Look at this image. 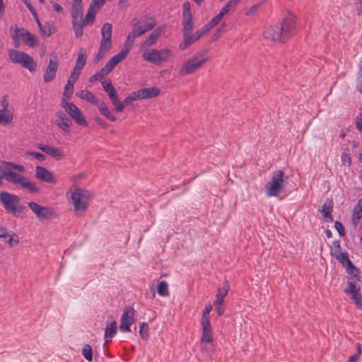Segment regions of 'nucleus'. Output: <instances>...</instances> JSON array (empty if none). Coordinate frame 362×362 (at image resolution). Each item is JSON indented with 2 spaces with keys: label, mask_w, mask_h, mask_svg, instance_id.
Here are the masks:
<instances>
[{
  "label": "nucleus",
  "mask_w": 362,
  "mask_h": 362,
  "mask_svg": "<svg viewBox=\"0 0 362 362\" xmlns=\"http://www.w3.org/2000/svg\"><path fill=\"white\" fill-rule=\"evenodd\" d=\"M8 58L13 63L21 64L30 72H34L37 68V63L33 57L25 52L16 49H9Z\"/></svg>",
  "instance_id": "obj_5"
},
{
  "label": "nucleus",
  "mask_w": 362,
  "mask_h": 362,
  "mask_svg": "<svg viewBox=\"0 0 362 362\" xmlns=\"http://www.w3.org/2000/svg\"><path fill=\"white\" fill-rule=\"evenodd\" d=\"M103 89L107 93L108 96L115 106L116 112H122L124 110V105L121 104L118 94L116 89L113 86L110 80L104 81L102 82Z\"/></svg>",
  "instance_id": "obj_16"
},
{
  "label": "nucleus",
  "mask_w": 362,
  "mask_h": 362,
  "mask_svg": "<svg viewBox=\"0 0 362 362\" xmlns=\"http://www.w3.org/2000/svg\"><path fill=\"white\" fill-rule=\"evenodd\" d=\"M362 217V202L358 200L357 206L354 208L352 216L353 222L355 225L358 224Z\"/></svg>",
  "instance_id": "obj_39"
},
{
  "label": "nucleus",
  "mask_w": 362,
  "mask_h": 362,
  "mask_svg": "<svg viewBox=\"0 0 362 362\" xmlns=\"http://www.w3.org/2000/svg\"><path fill=\"white\" fill-rule=\"evenodd\" d=\"M172 55V51L168 48L146 50L142 54L143 59L156 66L160 65L162 62H166Z\"/></svg>",
  "instance_id": "obj_7"
},
{
  "label": "nucleus",
  "mask_w": 362,
  "mask_h": 362,
  "mask_svg": "<svg viewBox=\"0 0 362 362\" xmlns=\"http://www.w3.org/2000/svg\"><path fill=\"white\" fill-rule=\"evenodd\" d=\"M21 199L18 196L6 191L0 192V202L7 213H11L17 204H19Z\"/></svg>",
  "instance_id": "obj_17"
},
{
  "label": "nucleus",
  "mask_w": 362,
  "mask_h": 362,
  "mask_svg": "<svg viewBox=\"0 0 362 362\" xmlns=\"http://www.w3.org/2000/svg\"><path fill=\"white\" fill-rule=\"evenodd\" d=\"M361 286L354 281H348L347 287L344 289V293L350 296L358 308H362V296L360 293Z\"/></svg>",
  "instance_id": "obj_18"
},
{
  "label": "nucleus",
  "mask_w": 362,
  "mask_h": 362,
  "mask_svg": "<svg viewBox=\"0 0 362 362\" xmlns=\"http://www.w3.org/2000/svg\"><path fill=\"white\" fill-rule=\"evenodd\" d=\"M139 99H149L160 94V89L157 87L143 88L137 90Z\"/></svg>",
  "instance_id": "obj_27"
},
{
  "label": "nucleus",
  "mask_w": 362,
  "mask_h": 362,
  "mask_svg": "<svg viewBox=\"0 0 362 362\" xmlns=\"http://www.w3.org/2000/svg\"><path fill=\"white\" fill-rule=\"evenodd\" d=\"M212 310V306L209 305L203 310L201 322H210L209 313Z\"/></svg>",
  "instance_id": "obj_51"
},
{
  "label": "nucleus",
  "mask_w": 362,
  "mask_h": 362,
  "mask_svg": "<svg viewBox=\"0 0 362 362\" xmlns=\"http://www.w3.org/2000/svg\"><path fill=\"white\" fill-rule=\"evenodd\" d=\"M165 30V25L159 26L156 28L149 35L143 43L144 47H150L155 45L158 40V39L160 37L162 34L164 33Z\"/></svg>",
  "instance_id": "obj_26"
},
{
  "label": "nucleus",
  "mask_w": 362,
  "mask_h": 362,
  "mask_svg": "<svg viewBox=\"0 0 362 362\" xmlns=\"http://www.w3.org/2000/svg\"><path fill=\"white\" fill-rule=\"evenodd\" d=\"M28 204L31 211L41 221L54 218L57 216L52 207L42 206L35 202H30Z\"/></svg>",
  "instance_id": "obj_10"
},
{
  "label": "nucleus",
  "mask_w": 362,
  "mask_h": 362,
  "mask_svg": "<svg viewBox=\"0 0 362 362\" xmlns=\"http://www.w3.org/2000/svg\"><path fill=\"white\" fill-rule=\"evenodd\" d=\"M7 167H9L11 170H17L20 173H24L25 168L23 165L14 163L13 162H4Z\"/></svg>",
  "instance_id": "obj_50"
},
{
  "label": "nucleus",
  "mask_w": 362,
  "mask_h": 362,
  "mask_svg": "<svg viewBox=\"0 0 362 362\" xmlns=\"http://www.w3.org/2000/svg\"><path fill=\"white\" fill-rule=\"evenodd\" d=\"M206 54L207 50H204L201 52H197L193 57L189 58L179 69V75L192 74L202 68L209 61V57Z\"/></svg>",
  "instance_id": "obj_3"
},
{
  "label": "nucleus",
  "mask_w": 362,
  "mask_h": 362,
  "mask_svg": "<svg viewBox=\"0 0 362 362\" xmlns=\"http://www.w3.org/2000/svg\"><path fill=\"white\" fill-rule=\"evenodd\" d=\"M59 66V59L56 54H52L49 60L48 66H47L43 75L44 82L48 83L52 81L57 74Z\"/></svg>",
  "instance_id": "obj_19"
},
{
  "label": "nucleus",
  "mask_w": 362,
  "mask_h": 362,
  "mask_svg": "<svg viewBox=\"0 0 362 362\" xmlns=\"http://www.w3.org/2000/svg\"><path fill=\"white\" fill-rule=\"evenodd\" d=\"M184 40L182 42L180 43V48L182 50L186 49L187 47H189L191 45H192L194 42L197 41V40H195V37L193 34L187 33V35H183Z\"/></svg>",
  "instance_id": "obj_35"
},
{
  "label": "nucleus",
  "mask_w": 362,
  "mask_h": 362,
  "mask_svg": "<svg viewBox=\"0 0 362 362\" xmlns=\"http://www.w3.org/2000/svg\"><path fill=\"white\" fill-rule=\"evenodd\" d=\"M297 32V18L288 15L279 24L268 26L264 32V37L272 42L284 43L296 35Z\"/></svg>",
  "instance_id": "obj_1"
},
{
  "label": "nucleus",
  "mask_w": 362,
  "mask_h": 362,
  "mask_svg": "<svg viewBox=\"0 0 362 362\" xmlns=\"http://www.w3.org/2000/svg\"><path fill=\"white\" fill-rule=\"evenodd\" d=\"M98 110L102 115L105 117L107 119L111 122H115L117 118L112 112L109 110L107 104L105 102H101L98 105Z\"/></svg>",
  "instance_id": "obj_32"
},
{
  "label": "nucleus",
  "mask_w": 362,
  "mask_h": 362,
  "mask_svg": "<svg viewBox=\"0 0 362 362\" xmlns=\"http://www.w3.org/2000/svg\"><path fill=\"white\" fill-rule=\"evenodd\" d=\"M346 272L351 275L354 278L356 279L357 281H361V276H360V270L358 269L353 263L352 262H349V264H347L346 267Z\"/></svg>",
  "instance_id": "obj_36"
},
{
  "label": "nucleus",
  "mask_w": 362,
  "mask_h": 362,
  "mask_svg": "<svg viewBox=\"0 0 362 362\" xmlns=\"http://www.w3.org/2000/svg\"><path fill=\"white\" fill-rule=\"evenodd\" d=\"M94 119H95V121L96 122V123L100 125L104 129H106L107 127V126H108L107 123L103 119H102L101 117H95L94 118Z\"/></svg>",
  "instance_id": "obj_62"
},
{
  "label": "nucleus",
  "mask_w": 362,
  "mask_h": 362,
  "mask_svg": "<svg viewBox=\"0 0 362 362\" xmlns=\"http://www.w3.org/2000/svg\"><path fill=\"white\" fill-rule=\"evenodd\" d=\"M60 105L78 125H88L82 112L74 103L69 102L66 98H62Z\"/></svg>",
  "instance_id": "obj_8"
},
{
  "label": "nucleus",
  "mask_w": 362,
  "mask_h": 362,
  "mask_svg": "<svg viewBox=\"0 0 362 362\" xmlns=\"http://www.w3.org/2000/svg\"><path fill=\"white\" fill-rule=\"evenodd\" d=\"M182 33L187 35L191 33L193 28V17L191 11V4L189 1L184 2L182 5Z\"/></svg>",
  "instance_id": "obj_15"
},
{
  "label": "nucleus",
  "mask_w": 362,
  "mask_h": 362,
  "mask_svg": "<svg viewBox=\"0 0 362 362\" xmlns=\"http://www.w3.org/2000/svg\"><path fill=\"white\" fill-rule=\"evenodd\" d=\"M11 36L13 40L14 47L16 48H18L21 45V29L17 27V25H15L14 28L13 27H11Z\"/></svg>",
  "instance_id": "obj_40"
},
{
  "label": "nucleus",
  "mask_w": 362,
  "mask_h": 362,
  "mask_svg": "<svg viewBox=\"0 0 362 362\" xmlns=\"http://www.w3.org/2000/svg\"><path fill=\"white\" fill-rule=\"evenodd\" d=\"M82 0H73L71 4V23L73 29L74 30V25L78 24L80 19L83 18L82 10Z\"/></svg>",
  "instance_id": "obj_23"
},
{
  "label": "nucleus",
  "mask_w": 362,
  "mask_h": 362,
  "mask_svg": "<svg viewBox=\"0 0 362 362\" xmlns=\"http://www.w3.org/2000/svg\"><path fill=\"white\" fill-rule=\"evenodd\" d=\"M105 4V0H92L90 6L98 11Z\"/></svg>",
  "instance_id": "obj_55"
},
{
  "label": "nucleus",
  "mask_w": 362,
  "mask_h": 362,
  "mask_svg": "<svg viewBox=\"0 0 362 362\" xmlns=\"http://www.w3.org/2000/svg\"><path fill=\"white\" fill-rule=\"evenodd\" d=\"M78 96L81 98L90 103L91 104L98 105L99 103L98 99L94 95L93 93L88 90H82L78 94Z\"/></svg>",
  "instance_id": "obj_34"
},
{
  "label": "nucleus",
  "mask_w": 362,
  "mask_h": 362,
  "mask_svg": "<svg viewBox=\"0 0 362 362\" xmlns=\"http://www.w3.org/2000/svg\"><path fill=\"white\" fill-rule=\"evenodd\" d=\"M55 116L57 117V119H55L53 123L64 132L69 133L71 131V126L72 125L71 119L69 118L62 110L57 111L55 112Z\"/></svg>",
  "instance_id": "obj_21"
},
{
  "label": "nucleus",
  "mask_w": 362,
  "mask_h": 362,
  "mask_svg": "<svg viewBox=\"0 0 362 362\" xmlns=\"http://www.w3.org/2000/svg\"><path fill=\"white\" fill-rule=\"evenodd\" d=\"M202 327V334L201 338L202 353L208 352L210 347L214 346V337L211 322H201Z\"/></svg>",
  "instance_id": "obj_11"
},
{
  "label": "nucleus",
  "mask_w": 362,
  "mask_h": 362,
  "mask_svg": "<svg viewBox=\"0 0 362 362\" xmlns=\"http://www.w3.org/2000/svg\"><path fill=\"white\" fill-rule=\"evenodd\" d=\"M98 11L89 6L87 14L84 19H80L78 24L74 25V34L76 37L83 35V28L88 25H92L95 19Z\"/></svg>",
  "instance_id": "obj_13"
},
{
  "label": "nucleus",
  "mask_w": 362,
  "mask_h": 362,
  "mask_svg": "<svg viewBox=\"0 0 362 362\" xmlns=\"http://www.w3.org/2000/svg\"><path fill=\"white\" fill-rule=\"evenodd\" d=\"M44 28L45 29V33H40L42 36L49 37L57 31L54 23L52 21L47 22Z\"/></svg>",
  "instance_id": "obj_44"
},
{
  "label": "nucleus",
  "mask_w": 362,
  "mask_h": 362,
  "mask_svg": "<svg viewBox=\"0 0 362 362\" xmlns=\"http://www.w3.org/2000/svg\"><path fill=\"white\" fill-rule=\"evenodd\" d=\"M358 74L361 77L360 83L357 85L356 89L359 93H362V60L361 61V64L359 65Z\"/></svg>",
  "instance_id": "obj_60"
},
{
  "label": "nucleus",
  "mask_w": 362,
  "mask_h": 362,
  "mask_svg": "<svg viewBox=\"0 0 362 362\" xmlns=\"http://www.w3.org/2000/svg\"><path fill=\"white\" fill-rule=\"evenodd\" d=\"M75 82L76 81H72L71 79L68 80L64 87L62 98H66V100H69L71 98L74 93Z\"/></svg>",
  "instance_id": "obj_38"
},
{
  "label": "nucleus",
  "mask_w": 362,
  "mask_h": 362,
  "mask_svg": "<svg viewBox=\"0 0 362 362\" xmlns=\"http://www.w3.org/2000/svg\"><path fill=\"white\" fill-rule=\"evenodd\" d=\"M333 209V202L332 199L329 200L328 205L325 203L322 207L321 212L323 214L324 220L326 222L331 223L333 221V216L332 211Z\"/></svg>",
  "instance_id": "obj_30"
},
{
  "label": "nucleus",
  "mask_w": 362,
  "mask_h": 362,
  "mask_svg": "<svg viewBox=\"0 0 362 362\" xmlns=\"http://www.w3.org/2000/svg\"><path fill=\"white\" fill-rule=\"evenodd\" d=\"M98 11L89 6L87 14L84 19H80L78 24L74 25V34L76 37L83 35V28L88 25H92L95 19Z\"/></svg>",
  "instance_id": "obj_14"
},
{
  "label": "nucleus",
  "mask_w": 362,
  "mask_h": 362,
  "mask_svg": "<svg viewBox=\"0 0 362 362\" xmlns=\"http://www.w3.org/2000/svg\"><path fill=\"white\" fill-rule=\"evenodd\" d=\"M83 357L89 362L93 361V351L89 344H85L82 349Z\"/></svg>",
  "instance_id": "obj_47"
},
{
  "label": "nucleus",
  "mask_w": 362,
  "mask_h": 362,
  "mask_svg": "<svg viewBox=\"0 0 362 362\" xmlns=\"http://www.w3.org/2000/svg\"><path fill=\"white\" fill-rule=\"evenodd\" d=\"M37 148L57 160H60L64 157L63 152L60 149L52 146L39 144Z\"/></svg>",
  "instance_id": "obj_25"
},
{
  "label": "nucleus",
  "mask_w": 362,
  "mask_h": 362,
  "mask_svg": "<svg viewBox=\"0 0 362 362\" xmlns=\"http://www.w3.org/2000/svg\"><path fill=\"white\" fill-rule=\"evenodd\" d=\"M157 292L161 296H167L169 295L168 285L165 281H160L157 287Z\"/></svg>",
  "instance_id": "obj_43"
},
{
  "label": "nucleus",
  "mask_w": 362,
  "mask_h": 362,
  "mask_svg": "<svg viewBox=\"0 0 362 362\" xmlns=\"http://www.w3.org/2000/svg\"><path fill=\"white\" fill-rule=\"evenodd\" d=\"M81 69H76V67L74 68L73 71H71L69 79L76 81L81 74Z\"/></svg>",
  "instance_id": "obj_59"
},
{
  "label": "nucleus",
  "mask_w": 362,
  "mask_h": 362,
  "mask_svg": "<svg viewBox=\"0 0 362 362\" xmlns=\"http://www.w3.org/2000/svg\"><path fill=\"white\" fill-rule=\"evenodd\" d=\"M35 176L37 179L47 183L54 184L57 182L53 173L45 167L37 165L35 167Z\"/></svg>",
  "instance_id": "obj_22"
},
{
  "label": "nucleus",
  "mask_w": 362,
  "mask_h": 362,
  "mask_svg": "<svg viewBox=\"0 0 362 362\" xmlns=\"http://www.w3.org/2000/svg\"><path fill=\"white\" fill-rule=\"evenodd\" d=\"M25 206L17 204L11 213L14 217H20L24 214Z\"/></svg>",
  "instance_id": "obj_53"
},
{
  "label": "nucleus",
  "mask_w": 362,
  "mask_h": 362,
  "mask_svg": "<svg viewBox=\"0 0 362 362\" xmlns=\"http://www.w3.org/2000/svg\"><path fill=\"white\" fill-rule=\"evenodd\" d=\"M93 192L90 190L81 188L75 189L71 197L76 216H81L87 211L89 202L93 199Z\"/></svg>",
  "instance_id": "obj_2"
},
{
  "label": "nucleus",
  "mask_w": 362,
  "mask_h": 362,
  "mask_svg": "<svg viewBox=\"0 0 362 362\" xmlns=\"http://www.w3.org/2000/svg\"><path fill=\"white\" fill-rule=\"evenodd\" d=\"M135 310L132 307L127 308L122 315L119 329L123 332H130V326L134 322Z\"/></svg>",
  "instance_id": "obj_20"
},
{
  "label": "nucleus",
  "mask_w": 362,
  "mask_h": 362,
  "mask_svg": "<svg viewBox=\"0 0 362 362\" xmlns=\"http://www.w3.org/2000/svg\"><path fill=\"white\" fill-rule=\"evenodd\" d=\"M140 100L137 90L132 93L129 95H128L123 102H121V104H123L124 108L126 105L132 103V101Z\"/></svg>",
  "instance_id": "obj_48"
},
{
  "label": "nucleus",
  "mask_w": 362,
  "mask_h": 362,
  "mask_svg": "<svg viewBox=\"0 0 362 362\" xmlns=\"http://www.w3.org/2000/svg\"><path fill=\"white\" fill-rule=\"evenodd\" d=\"M1 173L2 178H4L8 182L20 185L22 188L27 189L31 193H38L40 192V188L34 182L30 181L26 177L13 172L12 170L4 169Z\"/></svg>",
  "instance_id": "obj_4"
},
{
  "label": "nucleus",
  "mask_w": 362,
  "mask_h": 362,
  "mask_svg": "<svg viewBox=\"0 0 362 362\" xmlns=\"http://www.w3.org/2000/svg\"><path fill=\"white\" fill-rule=\"evenodd\" d=\"M229 290V283L228 281H225L223 284V288H218L216 295V300L214 303L223 304L224 302V298L227 296Z\"/></svg>",
  "instance_id": "obj_29"
},
{
  "label": "nucleus",
  "mask_w": 362,
  "mask_h": 362,
  "mask_svg": "<svg viewBox=\"0 0 362 362\" xmlns=\"http://www.w3.org/2000/svg\"><path fill=\"white\" fill-rule=\"evenodd\" d=\"M349 149L348 148H344L341 155V160L345 163H347L349 166L351 164V158L350 157Z\"/></svg>",
  "instance_id": "obj_54"
},
{
  "label": "nucleus",
  "mask_w": 362,
  "mask_h": 362,
  "mask_svg": "<svg viewBox=\"0 0 362 362\" xmlns=\"http://www.w3.org/2000/svg\"><path fill=\"white\" fill-rule=\"evenodd\" d=\"M214 305L216 307V310L217 315L218 316H221L225 311L224 306H223V304L219 305V304H216V303H214Z\"/></svg>",
  "instance_id": "obj_63"
},
{
  "label": "nucleus",
  "mask_w": 362,
  "mask_h": 362,
  "mask_svg": "<svg viewBox=\"0 0 362 362\" xmlns=\"http://www.w3.org/2000/svg\"><path fill=\"white\" fill-rule=\"evenodd\" d=\"M112 26L110 23L103 24L101 28L102 40L100 45L112 47Z\"/></svg>",
  "instance_id": "obj_24"
},
{
  "label": "nucleus",
  "mask_w": 362,
  "mask_h": 362,
  "mask_svg": "<svg viewBox=\"0 0 362 362\" xmlns=\"http://www.w3.org/2000/svg\"><path fill=\"white\" fill-rule=\"evenodd\" d=\"M117 326L115 320L107 323L105 329V341L108 342L117 333Z\"/></svg>",
  "instance_id": "obj_31"
},
{
  "label": "nucleus",
  "mask_w": 362,
  "mask_h": 362,
  "mask_svg": "<svg viewBox=\"0 0 362 362\" xmlns=\"http://www.w3.org/2000/svg\"><path fill=\"white\" fill-rule=\"evenodd\" d=\"M360 117H357L356 120V126L358 130L362 132V112L360 113Z\"/></svg>",
  "instance_id": "obj_64"
},
{
  "label": "nucleus",
  "mask_w": 362,
  "mask_h": 362,
  "mask_svg": "<svg viewBox=\"0 0 362 362\" xmlns=\"http://www.w3.org/2000/svg\"><path fill=\"white\" fill-rule=\"evenodd\" d=\"M7 243L10 247H13L17 245L19 243L18 235L16 233H15L14 232H12V234L9 236V238L7 240Z\"/></svg>",
  "instance_id": "obj_52"
},
{
  "label": "nucleus",
  "mask_w": 362,
  "mask_h": 362,
  "mask_svg": "<svg viewBox=\"0 0 362 362\" xmlns=\"http://www.w3.org/2000/svg\"><path fill=\"white\" fill-rule=\"evenodd\" d=\"M19 29H21L20 35L23 42L26 45L33 47L36 41L35 35H32L28 30L23 28H19Z\"/></svg>",
  "instance_id": "obj_28"
},
{
  "label": "nucleus",
  "mask_w": 362,
  "mask_h": 362,
  "mask_svg": "<svg viewBox=\"0 0 362 362\" xmlns=\"http://www.w3.org/2000/svg\"><path fill=\"white\" fill-rule=\"evenodd\" d=\"M148 325L146 322H142L139 328V334L143 339H146L148 337Z\"/></svg>",
  "instance_id": "obj_49"
},
{
  "label": "nucleus",
  "mask_w": 362,
  "mask_h": 362,
  "mask_svg": "<svg viewBox=\"0 0 362 362\" xmlns=\"http://www.w3.org/2000/svg\"><path fill=\"white\" fill-rule=\"evenodd\" d=\"M111 48L107 46H104L102 45H100L99 50L98 54L95 56V58L93 59V62L95 63L98 62L101 59H103L105 54V53L110 50Z\"/></svg>",
  "instance_id": "obj_46"
},
{
  "label": "nucleus",
  "mask_w": 362,
  "mask_h": 362,
  "mask_svg": "<svg viewBox=\"0 0 362 362\" xmlns=\"http://www.w3.org/2000/svg\"><path fill=\"white\" fill-rule=\"evenodd\" d=\"M137 37H139V35H136V33H135V30H132L129 33L127 37L124 42V48H129L131 49V47L134 44V39Z\"/></svg>",
  "instance_id": "obj_45"
},
{
  "label": "nucleus",
  "mask_w": 362,
  "mask_h": 362,
  "mask_svg": "<svg viewBox=\"0 0 362 362\" xmlns=\"http://www.w3.org/2000/svg\"><path fill=\"white\" fill-rule=\"evenodd\" d=\"M223 18L221 17V16H218V14L214 17L209 23L211 24V25L214 28L222 20Z\"/></svg>",
  "instance_id": "obj_61"
},
{
  "label": "nucleus",
  "mask_w": 362,
  "mask_h": 362,
  "mask_svg": "<svg viewBox=\"0 0 362 362\" xmlns=\"http://www.w3.org/2000/svg\"><path fill=\"white\" fill-rule=\"evenodd\" d=\"M25 155L33 156L34 158L37 159L40 161H44L45 160V156L41 153L35 152V151H26Z\"/></svg>",
  "instance_id": "obj_56"
},
{
  "label": "nucleus",
  "mask_w": 362,
  "mask_h": 362,
  "mask_svg": "<svg viewBox=\"0 0 362 362\" xmlns=\"http://www.w3.org/2000/svg\"><path fill=\"white\" fill-rule=\"evenodd\" d=\"M129 52V48H123L119 53L113 56L112 58L117 65L119 62L123 61Z\"/></svg>",
  "instance_id": "obj_42"
},
{
  "label": "nucleus",
  "mask_w": 362,
  "mask_h": 362,
  "mask_svg": "<svg viewBox=\"0 0 362 362\" xmlns=\"http://www.w3.org/2000/svg\"><path fill=\"white\" fill-rule=\"evenodd\" d=\"M13 114L6 109L0 110V124L8 125L12 123Z\"/></svg>",
  "instance_id": "obj_33"
},
{
  "label": "nucleus",
  "mask_w": 362,
  "mask_h": 362,
  "mask_svg": "<svg viewBox=\"0 0 362 362\" xmlns=\"http://www.w3.org/2000/svg\"><path fill=\"white\" fill-rule=\"evenodd\" d=\"M82 51L83 49H81V52L78 54V57L76 59V64L74 66L76 67V69L78 70H82L86 63L87 55L84 52H82Z\"/></svg>",
  "instance_id": "obj_41"
},
{
  "label": "nucleus",
  "mask_w": 362,
  "mask_h": 362,
  "mask_svg": "<svg viewBox=\"0 0 362 362\" xmlns=\"http://www.w3.org/2000/svg\"><path fill=\"white\" fill-rule=\"evenodd\" d=\"M285 174L281 170L273 172L271 180L266 185L267 196H277L283 190Z\"/></svg>",
  "instance_id": "obj_9"
},
{
  "label": "nucleus",
  "mask_w": 362,
  "mask_h": 362,
  "mask_svg": "<svg viewBox=\"0 0 362 362\" xmlns=\"http://www.w3.org/2000/svg\"><path fill=\"white\" fill-rule=\"evenodd\" d=\"M334 226H335L336 229L337 230L340 236L345 235V230H344V228L341 223H340L338 221H336L334 223Z\"/></svg>",
  "instance_id": "obj_57"
},
{
  "label": "nucleus",
  "mask_w": 362,
  "mask_h": 362,
  "mask_svg": "<svg viewBox=\"0 0 362 362\" xmlns=\"http://www.w3.org/2000/svg\"><path fill=\"white\" fill-rule=\"evenodd\" d=\"M157 25V21L153 16L145 15L139 19L134 18L132 20V30H135L136 35L141 36L152 30Z\"/></svg>",
  "instance_id": "obj_6"
},
{
  "label": "nucleus",
  "mask_w": 362,
  "mask_h": 362,
  "mask_svg": "<svg viewBox=\"0 0 362 362\" xmlns=\"http://www.w3.org/2000/svg\"><path fill=\"white\" fill-rule=\"evenodd\" d=\"M334 256L335 258L343 265V267H346L349 264V262H351L349 259V255L346 252H337V250L334 252Z\"/></svg>",
  "instance_id": "obj_37"
},
{
  "label": "nucleus",
  "mask_w": 362,
  "mask_h": 362,
  "mask_svg": "<svg viewBox=\"0 0 362 362\" xmlns=\"http://www.w3.org/2000/svg\"><path fill=\"white\" fill-rule=\"evenodd\" d=\"M98 11L89 6L87 14L84 19H80L78 24L74 25V34L76 37L83 35V28L88 25H92L95 19Z\"/></svg>",
  "instance_id": "obj_12"
},
{
  "label": "nucleus",
  "mask_w": 362,
  "mask_h": 362,
  "mask_svg": "<svg viewBox=\"0 0 362 362\" xmlns=\"http://www.w3.org/2000/svg\"><path fill=\"white\" fill-rule=\"evenodd\" d=\"M260 8V4H255L252 6H251L247 11L245 12V16H252L254 13H255Z\"/></svg>",
  "instance_id": "obj_58"
}]
</instances>
